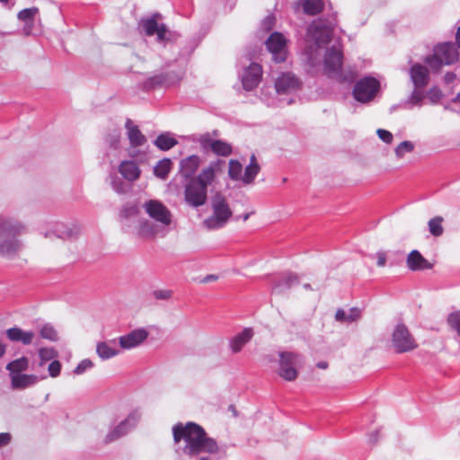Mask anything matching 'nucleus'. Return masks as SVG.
I'll use <instances>...</instances> for the list:
<instances>
[{"label":"nucleus","mask_w":460,"mask_h":460,"mask_svg":"<svg viewBox=\"0 0 460 460\" xmlns=\"http://www.w3.org/2000/svg\"><path fill=\"white\" fill-rule=\"evenodd\" d=\"M172 436L175 443L184 440L182 454L190 458L197 457L202 453L217 454L221 449L216 439L208 437L204 428L195 422L175 424L172 428Z\"/></svg>","instance_id":"f257e3e1"},{"label":"nucleus","mask_w":460,"mask_h":460,"mask_svg":"<svg viewBox=\"0 0 460 460\" xmlns=\"http://www.w3.org/2000/svg\"><path fill=\"white\" fill-rule=\"evenodd\" d=\"M337 23V13H332L326 17L313 21L308 25L304 49V54L306 56L308 63L314 65L319 56V51L331 42Z\"/></svg>","instance_id":"f03ea898"},{"label":"nucleus","mask_w":460,"mask_h":460,"mask_svg":"<svg viewBox=\"0 0 460 460\" xmlns=\"http://www.w3.org/2000/svg\"><path fill=\"white\" fill-rule=\"evenodd\" d=\"M25 226L19 221L0 216V236H11L0 242V256L14 258L22 248V243L15 236L23 233Z\"/></svg>","instance_id":"7ed1b4c3"},{"label":"nucleus","mask_w":460,"mask_h":460,"mask_svg":"<svg viewBox=\"0 0 460 460\" xmlns=\"http://www.w3.org/2000/svg\"><path fill=\"white\" fill-rule=\"evenodd\" d=\"M212 215L203 221V226L208 230L223 228L233 216L226 199L217 192L211 200Z\"/></svg>","instance_id":"20e7f679"},{"label":"nucleus","mask_w":460,"mask_h":460,"mask_svg":"<svg viewBox=\"0 0 460 460\" xmlns=\"http://www.w3.org/2000/svg\"><path fill=\"white\" fill-rule=\"evenodd\" d=\"M380 87V82L376 78L366 75L354 84L352 96L357 102L367 103L374 100Z\"/></svg>","instance_id":"39448f33"},{"label":"nucleus","mask_w":460,"mask_h":460,"mask_svg":"<svg viewBox=\"0 0 460 460\" xmlns=\"http://www.w3.org/2000/svg\"><path fill=\"white\" fill-rule=\"evenodd\" d=\"M181 75L173 70L160 71L144 80L140 88L144 92H150L159 88H167L179 83Z\"/></svg>","instance_id":"423d86ee"},{"label":"nucleus","mask_w":460,"mask_h":460,"mask_svg":"<svg viewBox=\"0 0 460 460\" xmlns=\"http://www.w3.org/2000/svg\"><path fill=\"white\" fill-rule=\"evenodd\" d=\"M191 140L199 143L204 152L211 150L218 156L226 157L233 152V147L230 143L221 139L213 140L209 133L192 135Z\"/></svg>","instance_id":"0eeeda50"},{"label":"nucleus","mask_w":460,"mask_h":460,"mask_svg":"<svg viewBox=\"0 0 460 460\" xmlns=\"http://www.w3.org/2000/svg\"><path fill=\"white\" fill-rule=\"evenodd\" d=\"M392 342L397 353L408 352L418 347L416 341L403 323H398L395 326Z\"/></svg>","instance_id":"6e6552de"},{"label":"nucleus","mask_w":460,"mask_h":460,"mask_svg":"<svg viewBox=\"0 0 460 460\" xmlns=\"http://www.w3.org/2000/svg\"><path fill=\"white\" fill-rule=\"evenodd\" d=\"M208 199V188L191 180L184 184V200L192 208L203 206Z\"/></svg>","instance_id":"1a4fd4ad"},{"label":"nucleus","mask_w":460,"mask_h":460,"mask_svg":"<svg viewBox=\"0 0 460 460\" xmlns=\"http://www.w3.org/2000/svg\"><path fill=\"white\" fill-rule=\"evenodd\" d=\"M279 370L278 373L286 381H294L297 377V370L294 365L297 362L299 355L290 351H280L279 353Z\"/></svg>","instance_id":"9d476101"},{"label":"nucleus","mask_w":460,"mask_h":460,"mask_svg":"<svg viewBox=\"0 0 460 460\" xmlns=\"http://www.w3.org/2000/svg\"><path fill=\"white\" fill-rule=\"evenodd\" d=\"M265 45L276 63H281L287 59V40L281 32H272L265 41Z\"/></svg>","instance_id":"9b49d317"},{"label":"nucleus","mask_w":460,"mask_h":460,"mask_svg":"<svg viewBox=\"0 0 460 460\" xmlns=\"http://www.w3.org/2000/svg\"><path fill=\"white\" fill-rule=\"evenodd\" d=\"M343 65V51L341 47L332 46L326 49L323 58V71L330 78Z\"/></svg>","instance_id":"f8f14e48"},{"label":"nucleus","mask_w":460,"mask_h":460,"mask_svg":"<svg viewBox=\"0 0 460 460\" xmlns=\"http://www.w3.org/2000/svg\"><path fill=\"white\" fill-rule=\"evenodd\" d=\"M161 17L159 13H153L148 18H143L139 22V27L145 31L146 36L156 35V40L162 42L165 37L166 25L158 23L157 19Z\"/></svg>","instance_id":"ddd939ff"},{"label":"nucleus","mask_w":460,"mask_h":460,"mask_svg":"<svg viewBox=\"0 0 460 460\" xmlns=\"http://www.w3.org/2000/svg\"><path fill=\"white\" fill-rule=\"evenodd\" d=\"M139 416L137 412H131L120 421L114 429L109 431L104 438L106 444L113 442L128 434L137 423Z\"/></svg>","instance_id":"4468645a"},{"label":"nucleus","mask_w":460,"mask_h":460,"mask_svg":"<svg viewBox=\"0 0 460 460\" xmlns=\"http://www.w3.org/2000/svg\"><path fill=\"white\" fill-rule=\"evenodd\" d=\"M144 207L150 217L165 226L171 224V212L162 202L151 199L146 201Z\"/></svg>","instance_id":"2eb2a0df"},{"label":"nucleus","mask_w":460,"mask_h":460,"mask_svg":"<svg viewBox=\"0 0 460 460\" xmlns=\"http://www.w3.org/2000/svg\"><path fill=\"white\" fill-rule=\"evenodd\" d=\"M262 75V67L260 64L252 62L251 63L243 72L242 84L243 87L246 91H252L255 89Z\"/></svg>","instance_id":"dca6fc26"},{"label":"nucleus","mask_w":460,"mask_h":460,"mask_svg":"<svg viewBox=\"0 0 460 460\" xmlns=\"http://www.w3.org/2000/svg\"><path fill=\"white\" fill-rule=\"evenodd\" d=\"M145 328L135 329L119 338V346L124 349H130L142 344L148 337Z\"/></svg>","instance_id":"f3484780"},{"label":"nucleus","mask_w":460,"mask_h":460,"mask_svg":"<svg viewBox=\"0 0 460 460\" xmlns=\"http://www.w3.org/2000/svg\"><path fill=\"white\" fill-rule=\"evenodd\" d=\"M200 164V157L191 155L181 159L179 163V174L185 181H190L195 179V174Z\"/></svg>","instance_id":"a211bd4d"},{"label":"nucleus","mask_w":460,"mask_h":460,"mask_svg":"<svg viewBox=\"0 0 460 460\" xmlns=\"http://www.w3.org/2000/svg\"><path fill=\"white\" fill-rule=\"evenodd\" d=\"M434 49L440 56L445 65H453L459 59L458 48L452 41L440 43Z\"/></svg>","instance_id":"6ab92c4d"},{"label":"nucleus","mask_w":460,"mask_h":460,"mask_svg":"<svg viewBox=\"0 0 460 460\" xmlns=\"http://www.w3.org/2000/svg\"><path fill=\"white\" fill-rule=\"evenodd\" d=\"M409 73L415 88H425L428 85L429 72L425 66L415 63L410 67Z\"/></svg>","instance_id":"aec40b11"},{"label":"nucleus","mask_w":460,"mask_h":460,"mask_svg":"<svg viewBox=\"0 0 460 460\" xmlns=\"http://www.w3.org/2000/svg\"><path fill=\"white\" fill-rule=\"evenodd\" d=\"M300 82L291 73H282L275 81V88L278 93L284 94L299 87Z\"/></svg>","instance_id":"412c9836"},{"label":"nucleus","mask_w":460,"mask_h":460,"mask_svg":"<svg viewBox=\"0 0 460 460\" xmlns=\"http://www.w3.org/2000/svg\"><path fill=\"white\" fill-rule=\"evenodd\" d=\"M254 335L253 329L251 327L244 328L229 340V349L232 353H239L243 348L251 341Z\"/></svg>","instance_id":"4be33fe9"},{"label":"nucleus","mask_w":460,"mask_h":460,"mask_svg":"<svg viewBox=\"0 0 460 460\" xmlns=\"http://www.w3.org/2000/svg\"><path fill=\"white\" fill-rule=\"evenodd\" d=\"M299 284V277L292 272L283 273L273 282L274 292L282 293Z\"/></svg>","instance_id":"5701e85b"},{"label":"nucleus","mask_w":460,"mask_h":460,"mask_svg":"<svg viewBox=\"0 0 460 460\" xmlns=\"http://www.w3.org/2000/svg\"><path fill=\"white\" fill-rule=\"evenodd\" d=\"M407 267L412 271L430 270L433 264L426 260L418 250H412L407 256Z\"/></svg>","instance_id":"b1692460"},{"label":"nucleus","mask_w":460,"mask_h":460,"mask_svg":"<svg viewBox=\"0 0 460 460\" xmlns=\"http://www.w3.org/2000/svg\"><path fill=\"white\" fill-rule=\"evenodd\" d=\"M139 214V208L137 204H127L123 206L119 212V220L122 225V231L128 233L130 225Z\"/></svg>","instance_id":"393cba45"},{"label":"nucleus","mask_w":460,"mask_h":460,"mask_svg":"<svg viewBox=\"0 0 460 460\" xmlns=\"http://www.w3.org/2000/svg\"><path fill=\"white\" fill-rule=\"evenodd\" d=\"M6 337L13 342H21L22 345H30L34 338V332L24 331L20 327L14 326L5 331Z\"/></svg>","instance_id":"a878e982"},{"label":"nucleus","mask_w":460,"mask_h":460,"mask_svg":"<svg viewBox=\"0 0 460 460\" xmlns=\"http://www.w3.org/2000/svg\"><path fill=\"white\" fill-rule=\"evenodd\" d=\"M45 376L39 377L36 375L16 374L11 377V385L13 389L22 390L32 386Z\"/></svg>","instance_id":"bb28decb"},{"label":"nucleus","mask_w":460,"mask_h":460,"mask_svg":"<svg viewBox=\"0 0 460 460\" xmlns=\"http://www.w3.org/2000/svg\"><path fill=\"white\" fill-rule=\"evenodd\" d=\"M125 128L131 146L138 147L145 145L146 137L141 133L138 127L133 124L130 119H127Z\"/></svg>","instance_id":"cd10ccee"},{"label":"nucleus","mask_w":460,"mask_h":460,"mask_svg":"<svg viewBox=\"0 0 460 460\" xmlns=\"http://www.w3.org/2000/svg\"><path fill=\"white\" fill-rule=\"evenodd\" d=\"M119 172L125 180L135 181L139 178L141 171L135 161L126 160L120 163Z\"/></svg>","instance_id":"c85d7f7f"},{"label":"nucleus","mask_w":460,"mask_h":460,"mask_svg":"<svg viewBox=\"0 0 460 460\" xmlns=\"http://www.w3.org/2000/svg\"><path fill=\"white\" fill-rule=\"evenodd\" d=\"M79 230L77 227H70L64 223H57L52 231L47 232L45 237L55 235L60 239H73L76 237Z\"/></svg>","instance_id":"c756f323"},{"label":"nucleus","mask_w":460,"mask_h":460,"mask_svg":"<svg viewBox=\"0 0 460 460\" xmlns=\"http://www.w3.org/2000/svg\"><path fill=\"white\" fill-rule=\"evenodd\" d=\"M154 145L161 151H168L178 145V140L170 131L162 132L154 140Z\"/></svg>","instance_id":"7c9ffc66"},{"label":"nucleus","mask_w":460,"mask_h":460,"mask_svg":"<svg viewBox=\"0 0 460 460\" xmlns=\"http://www.w3.org/2000/svg\"><path fill=\"white\" fill-rule=\"evenodd\" d=\"M172 161L170 158L164 157L159 160L157 164L154 166V175L160 180H166L172 169Z\"/></svg>","instance_id":"2f4dec72"},{"label":"nucleus","mask_w":460,"mask_h":460,"mask_svg":"<svg viewBox=\"0 0 460 460\" xmlns=\"http://www.w3.org/2000/svg\"><path fill=\"white\" fill-rule=\"evenodd\" d=\"M29 367L28 358L22 356L17 359L12 360L6 365V370L9 371L10 377H13L16 374H22L23 371Z\"/></svg>","instance_id":"473e14b6"},{"label":"nucleus","mask_w":460,"mask_h":460,"mask_svg":"<svg viewBox=\"0 0 460 460\" xmlns=\"http://www.w3.org/2000/svg\"><path fill=\"white\" fill-rule=\"evenodd\" d=\"M156 226L146 219L139 221L137 234L141 238H153L156 234Z\"/></svg>","instance_id":"72a5a7b5"},{"label":"nucleus","mask_w":460,"mask_h":460,"mask_svg":"<svg viewBox=\"0 0 460 460\" xmlns=\"http://www.w3.org/2000/svg\"><path fill=\"white\" fill-rule=\"evenodd\" d=\"M357 77V73L351 68L343 69L342 67L338 70L330 78L336 80L340 84H352Z\"/></svg>","instance_id":"f704fd0d"},{"label":"nucleus","mask_w":460,"mask_h":460,"mask_svg":"<svg viewBox=\"0 0 460 460\" xmlns=\"http://www.w3.org/2000/svg\"><path fill=\"white\" fill-rule=\"evenodd\" d=\"M324 9L323 0H304L303 10L307 15H317Z\"/></svg>","instance_id":"c9c22d12"},{"label":"nucleus","mask_w":460,"mask_h":460,"mask_svg":"<svg viewBox=\"0 0 460 460\" xmlns=\"http://www.w3.org/2000/svg\"><path fill=\"white\" fill-rule=\"evenodd\" d=\"M423 88H415L402 105L406 109H411L413 106H420L424 99Z\"/></svg>","instance_id":"e433bc0d"},{"label":"nucleus","mask_w":460,"mask_h":460,"mask_svg":"<svg viewBox=\"0 0 460 460\" xmlns=\"http://www.w3.org/2000/svg\"><path fill=\"white\" fill-rule=\"evenodd\" d=\"M96 353L102 359H109L115 357L119 350L111 347L107 342L101 341L97 343Z\"/></svg>","instance_id":"4c0bfd02"},{"label":"nucleus","mask_w":460,"mask_h":460,"mask_svg":"<svg viewBox=\"0 0 460 460\" xmlns=\"http://www.w3.org/2000/svg\"><path fill=\"white\" fill-rule=\"evenodd\" d=\"M38 13H39L38 7L33 6V7H30V8H25V9L21 10L18 13L17 18L20 21L24 22L26 25H30V27H31L33 24V22H34V18H35L36 14H38Z\"/></svg>","instance_id":"58836bf2"},{"label":"nucleus","mask_w":460,"mask_h":460,"mask_svg":"<svg viewBox=\"0 0 460 460\" xmlns=\"http://www.w3.org/2000/svg\"><path fill=\"white\" fill-rule=\"evenodd\" d=\"M215 173L213 172L212 167L204 168L195 179H192L199 184H204V187L208 188L209 184L214 181Z\"/></svg>","instance_id":"ea45409f"},{"label":"nucleus","mask_w":460,"mask_h":460,"mask_svg":"<svg viewBox=\"0 0 460 460\" xmlns=\"http://www.w3.org/2000/svg\"><path fill=\"white\" fill-rule=\"evenodd\" d=\"M261 170L260 165H254V164H248L244 168V172L242 178V181L245 184L252 183L256 178V176L259 174Z\"/></svg>","instance_id":"a19ab883"},{"label":"nucleus","mask_w":460,"mask_h":460,"mask_svg":"<svg viewBox=\"0 0 460 460\" xmlns=\"http://www.w3.org/2000/svg\"><path fill=\"white\" fill-rule=\"evenodd\" d=\"M242 171L243 165L238 160L231 159L229 161L228 175L231 180H242Z\"/></svg>","instance_id":"79ce46f5"},{"label":"nucleus","mask_w":460,"mask_h":460,"mask_svg":"<svg viewBox=\"0 0 460 460\" xmlns=\"http://www.w3.org/2000/svg\"><path fill=\"white\" fill-rule=\"evenodd\" d=\"M110 179L111 188L116 193L121 195L125 194L128 191L127 184L118 175H116L115 173L110 174Z\"/></svg>","instance_id":"37998d69"},{"label":"nucleus","mask_w":460,"mask_h":460,"mask_svg":"<svg viewBox=\"0 0 460 460\" xmlns=\"http://www.w3.org/2000/svg\"><path fill=\"white\" fill-rule=\"evenodd\" d=\"M442 221L440 217H435L429 221V230L432 235L438 237L443 234Z\"/></svg>","instance_id":"c03bdc74"},{"label":"nucleus","mask_w":460,"mask_h":460,"mask_svg":"<svg viewBox=\"0 0 460 460\" xmlns=\"http://www.w3.org/2000/svg\"><path fill=\"white\" fill-rule=\"evenodd\" d=\"M40 359V366H43L47 361L52 360L58 357V352L53 348H40L39 349Z\"/></svg>","instance_id":"a18cd8bd"},{"label":"nucleus","mask_w":460,"mask_h":460,"mask_svg":"<svg viewBox=\"0 0 460 460\" xmlns=\"http://www.w3.org/2000/svg\"><path fill=\"white\" fill-rule=\"evenodd\" d=\"M40 333L41 338L49 340L50 341H57L58 340V332L49 323L44 324L41 327Z\"/></svg>","instance_id":"49530a36"},{"label":"nucleus","mask_w":460,"mask_h":460,"mask_svg":"<svg viewBox=\"0 0 460 460\" xmlns=\"http://www.w3.org/2000/svg\"><path fill=\"white\" fill-rule=\"evenodd\" d=\"M414 149V145L409 140L401 142L394 149L395 155L398 158L403 157L406 153H411Z\"/></svg>","instance_id":"de8ad7c7"},{"label":"nucleus","mask_w":460,"mask_h":460,"mask_svg":"<svg viewBox=\"0 0 460 460\" xmlns=\"http://www.w3.org/2000/svg\"><path fill=\"white\" fill-rule=\"evenodd\" d=\"M425 62L434 70H439L442 66L445 65L440 56L436 53L435 49L433 55L426 58Z\"/></svg>","instance_id":"09e8293b"},{"label":"nucleus","mask_w":460,"mask_h":460,"mask_svg":"<svg viewBox=\"0 0 460 460\" xmlns=\"http://www.w3.org/2000/svg\"><path fill=\"white\" fill-rule=\"evenodd\" d=\"M447 323L450 327L455 330L460 336V311H456L449 314Z\"/></svg>","instance_id":"8fccbe9b"},{"label":"nucleus","mask_w":460,"mask_h":460,"mask_svg":"<svg viewBox=\"0 0 460 460\" xmlns=\"http://www.w3.org/2000/svg\"><path fill=\"white\" fill-rule=\"evenodd\" d=\"M93 367V363L89 358H84L82 361L79 362V364L76 366V367L74 369V373L75 375H82L86 370L91 369Z\"/></svg>","instance_id":"3c124183"},{"label":"nucleus","mask_w":460,"mask_h":460,"mask_svg":"<svg viewBox=\"0 0 460 460\" xmlns=\"http://www.w3.org/2000/svg\"><path fill=\"white\" fill-rule=\"evenodd\" d=\"M427 95L432 103H437L442 98L443 93L438 87L433 86L428 91Z\"/></svg>","instance_id":"603ef678"},{"label":"nucleus","mask_w":460,"mask_h":460,"mask_svg":"<svg viewBox=\"0 0 460 460\" xmlns=\"http://www.w3.org/2000/svg\"><path fill=\"white\" fill-rule=\"evenodd\" d=\"M49 374L51 377H57L60 375L61 363L58 360H53L48 367Z\"/></svg>","instance_id":"864d4df0"},{"label":"nucleus","mask_w":460,"mask_h":460,"mask_svg":"<svg viewBox=\"0 0 460 460\" xmlns=\"http://www.w3.org/2000/svg\"><path fill=\"white\" fill-rule=\"evenodd\" d=\"M153 296L157 300H168L172 297V292L169 289H157L153 292Z\"/></svg>","instance_id":"5fc2aeb1"},{"label":"nucleus","mask_w":460,"mask_h":460,"mask_svg":"<svg viewBox=\"0 0 460 460\" xmlns=\"http://www.w3.org/2000/svg\"><path fill=\"white\" fill-rule=\"evenodd\" d=\"M376 134L383 142L386 144H391L393 142L394 137L390 131L383 128H378L376 130Z\"/></svg>","instance_id":"6e6d98bb"},{"label":"nucleus","mask_w":460,"mask_h":460,"mask_svg":"<svg viewBox=\"0 0 460 460\" xmlns=\"http://www.w3.org/2000/svg\"><path fill=\"white\" fill-rule=\"evenodd\" d=\"M361 316V311L358 307H351L349 314H347V322L352 323L357 321Z\"/></svg>","instance_id":"4d7b16f0"},{"label":"nucleus","mask_w":460,"mask_h":460,"mask_svg":"<svg viewBox=\"0 0 460 460\" xmlns=\"http://www.w3.org/2000/svg\"><path fill=\"white\" fill-rule=\"evenodd\" d=\"M275 24V18L273 15H267L262 21V26L266 31H270Z\"/></svg>","instance_id":"13d9d810"},{"label":"nucleus","mask_w":460,"mask_h":460,"mask_svg":"<svg viewBox=\"0 0 460 460\" xmlns=\"http://www.w3.org/2000/svg\"><path fill=\"white\" fill-rule=\"evenodd\" d=\"M12 435L9 432L0 433V448L6 447L11 443Z\"/></svg>","instance_id":"bf43d9fd"},{"label":"nucleus","mask_w":460,"mask_h":460,"mask_svg":"<svg viewBox=\"0 0 460 460\" xmlns=\"http://www.w3.org/2000/svg\"><path fill=\"white\" fill-rule=\"evenodd\" d=\"M178 36H179V34L177 32L172 31L168 30V28L166 27L165 37L162 40L161 43L165 44L167 42L173 41L177 39Z\"/></svg>","instance_id":"052dcab7"},{"label":"nucleus","mask_w":460,"mask_h":460,"mask_svg":"<svg viewBox=\"0 0 460 460\" xmlns=\"http://www.w3.org/2000/svg\"><path fill=\"white\" fill-rule=\"evenodd\" d=\"M225 164V161L221 159H217L216 161L210 162L209 165L208 167H212L213 172L216 173V172L220 171L222 166Z\"/></svg>","instance_id":"680f3d73"},{"label":"nucleus","mask_w":460,"mask_h":460,"mask_svg":"<svg viewBox=\"0 0 460 460\" xmlns=\"http://www.w3.org/2000/svg\"><path fill=\"white\" fill-rule=\"evenodd\" d=\"M376 258H377V261H376V265L378 267H385V264H386V255L384 252H376Z\"/></svg>","instance_id":"e2e57ef3"},{"label":"nucleus","mask_w":460,"mask_h":460,"mask_svg":"<svg viewBox=\"0 0 460 460\" xmlns=\"http://www.w3.org/2000/svg\"><path fill=\"white\" fill-rule=\"evenodd\" d=\"M335 319L338 322H347V313L341 308L338 309L335 314Z\"/></svg>","instance_id":"0e129e2a"},{"label":"nucleus","mask_w":460,"mask_h":460,"mask_svg":"<svg viewBox=\"0 0 460 460\" xmlns=\"http://www.w3.org/2000/svg\"><path fill=\"white\" fill-rule=\"evenodd\" d=\"M378 438H379V430L376 429L368 435V438H367L368 444L375 445L378 441Z\"/></svg>","instance_id":"69168bd1"},{"label":"nucleus","mask_w":460,"mask_h":460,"mask_svg":"<svg viewBox=\"0 0 460 460\" xmlns=\"http://www.w3.org/2000/svg\"><path fill=\"white\" fill-rule=\"evenodd\" d=\"M456 78V75L454 72H447L444 75V81L446 84L453 83Z\"/></svg>","instance_id":"338daca9"},{"label":"nucleus","mask_w":460,"mask_h":460,"mask_svg":"<svg viewBox=\"0 0 460 460\" xmlns=\"http://www.w3.org/2000/svg\"><path fill=\"white\" fill-rule=\"evenodd\" d=\"M455 44L460 49V26L457 28V31H456V42H455Z\"/></svg>","instance_id":"774afa93"}]
</instances>
